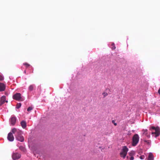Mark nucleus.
<instances>
[{
  "mask_svg": "<svg viewBox=\"0 0 160 160\" xmlns=\"http://www.w3.org/2000/svg\"><path fill=\"white\" fill-rule=\"evenodd\" d=\"M23 64V65L26 66V68H28V67H29L30 66V65L29 64H28V63H26V62L24 63Z\"/></svg>",
  "mask_w": 160,
  "mask_h": 160,
  "instance_id": "nucleus-21",
  "label": "nucleus"
},
{
  "mask_svg": "<svg viewBox=\"0 0 160 160\" xmlns=\"http://www.w3.org/2000/svg\"><path fill=\"white\" fill-rule=\"evenodd\" d=\"M3 79V77L2 76L0 75V81H2Z\"/></svg>",
  "mask_w": 160,
  "mask_h": 160,
  "instance_id": "nucleus-24",
  "label": "nucleus"
},
{
  "mask_svg": "<svg viewBox=\"0 0 160 160\" xmlns=\"http://www.w3.org/2000/svg\"><path fill=\"white\" fill-rule=\"evenodd\" d=\"M151 128L152 129L155 130V131L156 130V129H157V127H155L153 126Z\"/></svg>",
  "mask_w": 160,
  "mask_h": 160,
  "instance_id": "nucleus-26",
  "label": "nucleus"
},
{
  "mask_svg": "<svg viewBox=\"0 0 160 160\" xmlns=\"http://www.w3.org/2000/svg\"><path fill=\"white\" fill-rule=\"evenodd\" d=\"M102 94L103 96V97L104 98L107 96L108 95V94L106 92H103L102 93Z\"/></svg>",
  "mask_w": 160,
  "mask_h": 160,
  "instance_id": "nucleus-18",
  "label": "nucleus"
},
{
  "mask_svg": "<svg viewBox=\"0 0 160 160\" xmlns=\"http://www.w3.org/2000/svg\"><path fill=\"white\" fill-rule=\"evenodd\" d=\"M20 155L17 152L13 153L12 156V158L13 160L18 159L20 158Z\"/></svg>",
  "mask_w": 160,
  "mask_h": 160,
  "instance_id": "nucleus-6",
  "label": "nucleus"
},
{
  "mask_svg": "<svg viewBox=\"0 0 160 160\" xmlns=\"http://www.w3.org/2000/svg\"><path fill=\"white\" fill-rule=\"evenodd\" d=\"M5 89V86L2 83H0V91H3Z\"/></svg>",
  "mask_w": 160,
  "mask_h": 160,
  "instance_id": "nucleus-12",
  "label": "nucleus"
},
{
  "mask_svg": "<svg viewBox=\"0 0 160 160\" xmlns=\"http://www.w3.org/2000/svg\"><path fill=\"white\" fill-rule=\"evenodd\" d=\"M139 136L137 134H135L132 138V145L135 146L138 142Z\"/></svg>",
  "mask_w": 160,
  "mask_h": 160,
  "instance_id": "nucleus-2",
  "label": "nucleus"
},
{
  "mask_svg": "<svg viewBox=\"0 0 160 160\" xmlns=\"http://www.w3.org/2000/svg\"><path fill=\"white\" fill-rule=\"evenodd\" d=\"M13 98L15 100L19 101L21 98V94L20 93H17L13 95Z\"/></svg>",
  "mask_w": 160,
  "mask_h": 160,
  "instance_id": "nucleus-7",
  "label": "nucleus"
},
{
  "mask_svg": "<svg viewBox=\"0 0 160 160\" xmlns=\"http://www.w3.org/2000/svg\"><path fill=\"white\" fill-rule=\"evenodd\" d=\"M158 92L160 95V88H159V90L158 91Z\"/></svg>",
  "mask_w": 160,
  "mask_h": 160,
  "instance_id": "nucleus-27",
  "label": "nucleus"
},
{
  "mask_svg": "<svg viewBox=\"0 0 160 160\" xmlns=\"http://www.w3.org/2000/svg\"><path fill=\"white\" fill-rule=\"evenodd\" d=\"M33 109V108L32 107H29L27 109V111L28 112L31 111Z\"/></svg>",
  "mask_w": 160,
  "mask_h": 160,
  "instance_id": "nucleus-22",
  "label": "nucleus"
},
{
  "mask_svg": "<svg viewBox=\"0 0 160 160\" xmlns=\"http://www.w3.org/2000/svg\"><path fill=\"white\" fill-rule=\"evenodd\" d=\"M145 156L144 155L141 156V159H143L145 158Z\"/></svg>",
  "mask_w": 160,
  "mask_h": 160,
  "instance_id": "nucleus-23",
  "label": "nucleus"
},
{
  "mask_svg": "<svg viewBox=\"0 0 160 160\" xmlns=\"http://www.w3.org/2000/svg\"><path fill=\"white\" fill-rule=\"evenodd\" d=\"M129 154L130 156H131V157L130 158V160H133L134 159V157L133 156H132V153L131 152H129Z\"/></svg>",
  "mask_w": 160,
  "mask_h": 160,
  "instance_id": "nucleus-17",
  "label": "nucleus"
},
{
  "mask_svg": "<svg viewBox=\"0 0 160 160\" xmlns=\"http://www.w3.org/2000/svg\"><path fill=\"white\" fill-rule=\"evenodd\" d=\"M18 134L15 135L17 140L21 142H23L24 140V138L21 135L22 134V132L21 131L20 133Z\"/></svg>",
  "mask_w": 160,
  "mask_h": 160,
  "instance_id": "nucleus-4",
  "label": "nucleus"
},
{
  "mask_svg": "<svg viewBox=\"0 0 160 160\" xmlns=\"http://www.w3.org/2000/svg\"><path fill=\"white\" fill-rule=\"evenodd\" d=\"M21 124L23 128H25L26 127V123L25 121H22L21 122Z\"/></svg>",
  "mask_w": 160,
  "mask_h": 160,
  "instance_id": "nucleus-13",
  "label": "nucleus"
},
{
  "mask_svg": "<svg viewBox=\"0 0 160 160\" xmlns=\"http://www.w3.org/2000/svg\"><path fill=\"white\" fill-rule=\"evenodd\" d=\"M111 45L112 46L111 48L112 50H114L116 48V47H115V44L114 43H112Z\"/></svg>",
  "mask_w": 160,
  "mask_h": 160,
  "instance_id": "nucleus-20",
  "label": "nucleus"
},
{
  "mask_svg": "<svg viewBox=\"0 0 160 160\" xmlns=\"http://www.w3.org/2000/svg\"><path fill=\"white\" fill-rule=\"evenodd\" d=\"M153 158L154 157L152 154L151 153H150L148 155V160H153Z\"/></svg>",
  "mask_w": 160,
  "mask_h": 160,
  "instance_id": "nucleus-14",
  "label": "nucleus"
},
{
  "mask_svg": "<svg viewBox=\"0 0 160 160\" xmlns=\"http://www.w3.org/2000/svg\"><path fill=\"white\" fill-rule=\"evenodd\" d=\"M142 142L143 141L144 142L146 143V144H147L149 145L150 144V143H151L150 141L149 140H146L143 139H142Z\"/></svg>",
  "mask_w": 160,
  "mask_h": 160,
  "instance_id": "nucleus-16",
  "label": "nucleus"
},
{
  "mask_svg": "<svg viewBox=\"0 0 160 160\" xmlns=\"http://www.w3.org/2000/svg\"><path fill=\"white\" fill-rule=\"evenodd\" d=\"M8 102L7 100H6V96H3L1 97L0 100V105H2L5 102Z\"/></svg>",
  "mask_w": 160,
  "mask_h": 160,
  "instance_id": "nucleus-10",
  "label": "nucleus"
},
{
  "mask_svg": "<svg viewBox=\"0 0 160 160\" xmlns=\"http://www.w3.org/2000/svg\"><path fill=\"white\" fill-rule=\"evenodd\" d=\"M7 138L8 140L11 142L13 141L14 139V137L11 132H9L8 136Z\"/></svg>",
  "mask_w": 160,
  "mask_h": 160,
  "instance_id": "nucleus-9",
  "label": "nucleus"
},
{
  "mask_svg": "<svg viewBox=\"0 0 160 160\" xmlns=\"http://www.w3.org/2000/svg\"><path fill=\"white\" fill-rule=\"evenodd\" d=\"M16 118L15 116H12L9 120L10 124L12 126L14 125L16 122Z\"/></svg>",
  "mask_w": 160,
  "mask_h": 160,
  "instance_id": "nucleus-5",
  "label": "nucleus"
},
{
  "mask_svg": "<svg viewBox=\"0 0 160 160\" xmlns=\"http://www.w3.org/2000/svg\"><path fill=\"white\" fill-rule=\"evenodd\" d=\"M128 150V149L126 146H123L121 152L120 153V156L121 157L124 158L126 157Z\"/></svg>",
  "mask_w": 160,
  "mask_h": 160,
  "instance_id": "nucleus-1",
  "label": "nucleus"
},
{
  "mask_svg": "<svg viewBox=\"0 0 160 160\" xmlns=\"http://www.w3.org/2000/svg\"><path fill=\"white\" fill-rule=\"evenodd\" d=\"M141 137L142 138L146 137L147 138H150V134L149 133H148L147 129H143L142 130V134Z\"/></svg>",
  "mask_w": 160,
  "mask_h": 160,
  "instance_id": "nucleus-3",
  "label": "nucleus"
},
{
  "mask_svg": "<svg viewBox=\"0 0 160 160\" xmlns=\"http://www.w3.org/2000/svg\"><path fill=\"white\" fill-rule=\"evenodd\" d=\"M127 159H128V156H127Z\"/></svg>",
  "mask_w": 160,
  "mask_h": 160,
  "instance_id": "nucleus-28",
  "label": "nucleus"
},
{
  "mask_svg": "<svg viewBox=\"0 0 160 160\" xmlns=\"http://www.w3.org/2000/svg\"><path fill=\"white\" fill-rule=\"evenodd\" d=\"M112 122L113 123L115 126H116L117 125V123L115 122V121L113 120L112 121Z\"/></svg>",
  "mask_w": 160,
  "mask_h": 160,
  "instance_id": "nucleus-25",
  "label": "nucleus"
},
{
  "mask_svg": "<svg viewBox=\"0 0 160 160\" xmlns=\"http://www.w3.org/2000/svg\"><path fill=\"white\" fill-rule=\"evenodd\" d=\"M12 133L15 135L19 134L20 133L21 131H20L18 129H17L16 128H14L12 129Z\"/></svg>",
  "mask_w": 160,
  "mask_h": 160,
  "instance_id": "nucleus-11",
  "label": "nucleus"
},
{
  "mask_svg": "<svg viewBox=\"0 0 160 160\" xmlns=\"http://www.w3.org/2000/svg\"><path fill=\"white\" fill-rule=\"evenodd\" d=\"M35 87V86L34 85H31L29 87L28 90L30 91H31L33 90L34 88Z\"/></svg>",
  "mask_w": 160,
  "mask_h": 160,
  "instance_id": "nucleus-15",
  "label": "nucleus"
},
{
  "mask_svg": "<svg viewBox=\"0 0 160 160\" xmlns=\"http://www.w3.org/2000/svg\"><path fill=\"white\" fill-rule=\"evenodd\" d=\"M152 134H155V137L156 138L157 137H158L160 134V130L159 127H157V129L155 130V132H152Z\"/></svg>",
  "mask_w": 160,
  "mask_h": 160,
  "instance_id": "nucleus-8",
  "label": "nucleus"
},
{
  "mask_svg": "<svg viewBox=\"0 0 160 160\" xmlns=\"http://www.w3.org/2000/svg\"><path fill=\"white\" fill-rule=\"evenodd\" d=\"M24 72L25 73H26V71H24Z\"/></svg>",
  "mask_w": 160,
  "mask_h": 160,
  "instance_id": "nucleus-29",
  "label": "nucleus"
},
{
  "mask_svg": "<svg viewBox=\"0 0 160 160\" xmlns=\"http://www.w3.org/2000/svg\"><path fill=\"white\" fill-rule=\"evenodd\" d=\"M21 106V103H18L17 104L16 108H19Z\"/></svg>",
  "mask_w": 160,
  "mask_h": 160,
  "instance_id": "nucleus-19",
  "label": "nucleus"
}]
</instances>
